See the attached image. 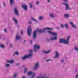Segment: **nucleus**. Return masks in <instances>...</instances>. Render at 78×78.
Listing matches in <instances>:
<instances>
[{
  "label": "nucleus",
  "mask_w": 78,
  "mask_h": 78,
  "mask_svg": "<svg viewBox=\"0 0 78 78\" xmlns=\"http://www.w3.org/2000/svg\"><path fill=\"white\" fill-rule=\"evenodd\" d=\"M28 24H31V21L29 22Z\"/></svg>",
  "instance_id": "nucleus-45"
},
{
  "label": "nucleus",
  "mask_w": 78,
  "mask_h": 78,
  "mask_svg": "<svg viewBox=\"0 0 78 78\" xmlns=\"http://www.w3.org/2000/svg\"><path fill=\"white\" fill-rule=\"evenodd\" d=\"M32 74V76L30 77L31 78H34L35 76V73H33V72L29 71L27 73V75H31Z\"/></svg>",
  "instance_id": "nucleus-8"
},
{
  "label": "nucleus",
  "mask_w": 78,
  "mask_h": 78,
  "mask_svg": "<svg viewBox=\"0 0 78 78\" xmlns=\"http://www.w3.org/2000/svg\"><path fill=\"white\" fill-rule=\"evenodd\" d=\"M27 69H24V73H27Z\"/></svg>",
  "instance_id": "nucleus-33"
},
{
  "label": "nucleus",
  "mask_w": 78,
  "mask_h": 78,
  "mask_svg": "<svg viewBox=\"0 0 78 78\" xmlns=\"http://www.w3.org/2000/svg\"><path fill=\"white\" fill-rule=\"evenodd\" d=\"M5 67H10V65H9V64H7L5 65Z\"/></svg>",
  "instance_id": "nucleus-28"
},
{
  "label": "nucleus",
  "mask_w": 78,
  "mask_h": 78,
  "mask_svg": "<svg viewBox=\"0 0 78 78\" xmlns=\"http://www.w3.org/2000/svg\"><path fill=\"white\" fill-rule=\"evenodd\" d=\"M70 36H69L67 37V40H66L67 44H69V39H70Z\"/></svg>",
  "instance_id": "nucleus-17"
},
{
  "label": "nucleus",
  "mask_w": 78,
  "mask_h": 78,
  "mask_svg": "<svg viewBox=\"0 0 78 78\" xmlns=\"http://www.w3.org/2000/svg\"><path fill=\"white\" fill-rule=\"evenodd\" d=\"M61 62H64V61L63 60H62Z\"/></svg>",
  "instance_id": "nucleus-50"
},
{
  "label": "nucleus",
  "mask_w": 78,
  "mask_h": 78,
  "mask_svg": "<svg viewBox=\"0 0 78 78\" xmlns=\"http://www.w3.org/2000/svg\"><path fill=\"white\" fill-rule=\"evenodd\" d=\"M46 30H53V28H50L49 27H46L44 28L43 29V30L37 29V30L40 33H45V31Z\"/></svg>",
  "instance_id": "nucleus-2"
},
{
  "label": "nucleus",
  "mask_w": 78,
  "mask_h": 78,
  "mask_svg": "<svg viewBox=\"0 0 78 78\" xmlns=\"http://www.w3.org/2000/svg\"><path fill=\"white\" fill-rule=\"evenodd\" d=\"M3 5L4 6V7H5V3H3Z\"/></svg>",
  "instance_id": "nucleus-47"
},
{
  "label": "nucleus",
  "mask_w": 78,
  "mask_h": 78,
  "mask_svg": "<svg viewBox=\"0 0 78 78\" xmlns=\"http://www.w3.org/2000/svg\"><path fill=\"white\" fill-rule=\"evenodd\" d=\"M4 31L5 33H6L7 32V30H6V29L5 28L4 29Z\"/></svg>",
  "instance_id": "nucleus-36"
},
{
  "label": "nucleus",
  "mask_w": 78,
  "mask_h": 78,
  "mask_svg": "<svg viewBox=\"0 0 78 78\" xmlns=\"http://www.w3.org/2000/svg\"><path fill=\"white\" fill-rule=\"evenodd\" d=\"M7 62L12 64V63H13V62H14V60H7Z\"/></svg>",
  "instance_id": "nucleus-19"
},
{
  "label": "nucleus",
  "mask_w": 78,
  "mask_h": 78,
  "mask_svg": "<svg viewBox=\"0 0 78 78\" xmlns=\"http://www.w3.org/2000/svg\"><path fill=\"white\" fill-rule=\"evenodd\" d=\"M75 72H78V70L76 69L75 70Z\"/></svg>",
  "instance_id": "nucleus-52"
},
{
  "label": "nucleus",
  "mask_w": 78,
  "mask_h": 78,
  "mask_svg": "<svg viewBox=\"0 0 78 78\" xmlns=\"http://www.w3.org/2000/svg\"><path fill=\"white\" fill-rule=\"evenodd\" d=\"M55 56L54 57V58H56L57 57H58L59 56V54L57 51H55Z\"/></svg>",
  "instance_id": "nucleus-18"
},
{
  "label": "nucleus",
  "mask_w": 78,
  "mask_h": 78,
  "mask_svg": "<svg viewBox=\"0 0 78 78\" xmlns=\"http://www.w3.org/2000/svg\"><path fill=\"white\" fill-rule=\"evenodd\" d=\"M47 2L48 3H50V0H47Z\"/></svg>",
  "instance_id": "nucleus-51"
},
{
  "label": "nucleus",
  "mask_w": 78,
  "mask_h": 78,
  "mask_svg": "<svg viewBox=\"0 0 78 78\" xmlns=\"http://www.w3.org/2000/svg\"><path fill=\"white\" fill-rule=\"evenodd\" d=\"M32 56H33L32 53H30L29 54L24 56L22 58V59L23 61H24V60H25V59H27V58H31V57H32Z\"/></svg>",
  "instance_id": "nucleus-4"
},
{
  "label": "nucleus",
  "mask_w": 78,
  "mask_h": 78,
  "mask_svg": "<svg viewBox=\"0 0 78 78\" xmlns=\"http://www.w3.org/2000/svg\"><path fill=\"white\" fill-rule=\"evenodd\" d=\"M26 42V40H24V42H23V43H24V42Z\"/></svg>",
  "instance_id": "nucleus-54"
},
{
  "label": "nucleus",
  "mask_w": 78,
  "mask_h": 78,
  "mask_svg": "<svg viewBox=\"0 0 78 78\" xmlns=\"http://www.w3.org/2000/svg\"><path fill=\"white\" fill-rule=\"evenodd\" d=\"M37 78H49V77H46L44 76H42L41 77H38Z\"/></svg>",
  "instance_id": "nucleus-30"
},
{
  "label": "nucleus",
  "mask_w": 78,
  "mask_h": 78,
  "mask_svg": "<svg viewBox=\"0 0 78 78\" xmlns=\"http://www.w3.org/2000/svg\"><path fill=\"white\" fill-rule=\"evenodd\" d=\"M29 52H30V53H33V51L32 50H30L28 51Z\"/></svg>",
  "instance_id": "nucleus-32"
},
{
  "label": "nucleus",
  "mask_w": 78,
  "mask_h": 78,
  "mask_svg": "<svg viewBox=\"0 0 78 78\" xmlns=\"http://www.w3.org/2000/svg\"><path fill=\"white\" fill-rule=\"evenodd\" d=\"M41 47L38 44H36L34 46V52H37V49H40Z\"/></svg>",
  "instance_id": "nucleus-5"
},
{
  "label": "nucleus",
  "mask_w": 78,
  "mask_h": 78,
  "mask_svg": "<svg viewBox=\"0 0 78 78\" xmlns=\"http://www.w3.org/2000/svg\"><path fill=\"white\" fill-rule=\"evenodd\" d=\"M10 0V5L12 6V4L14 3V0Z\"/></svg>",
  "instance_id": "nucleus-24"
},
{
  "label": "nucleus",
  "mask_w": 78,
  "mask_h": 78,
  "mask_svg": "<svg viewBox=\"0 0 78 78\" xmlns=\"http://www.w3.org/2000/svg\"><path fill=\"white\" fill-rule=\"evenodd\" d=\"M0 39H2V36H0Z\"/></svg>",
  "instance_id": "nucleus-53"
},
{
  "label": "nucleus",
  "mask_w": 78,
  "mask_h": 78,
  "mask_svg": "<svg viewBox=\"0 0 78 78\" xmlns=\"http://www.w3.org/2000/svg\"><path fill=\"white\" fill-rule=\"evenodd\" d=\"M32 38L33 39H36L37 38V31L35 30L33 31L32 34Z\"/></svg>",
  "instance_id": "nucleus-6"
},
{
  "label": "nucleus",
  "mask_w": 78,
  "mask_h": 78,
  "mask_svg": "<svg viewBox=\"0 0 78 78\" xmlns=\"http://www.w3.org/2000/svg\"><path fill=\"white\" fill-rule=\"evenodd\" d=\"M22 78H26V77L25 76H22Z\"/></svg>",
  "instance_id": "nucleus-48"
},
{
  "label": "nucleus",
  "mask_w": 78,
  "mask_h": 78,
  "mask_svg": "<svg viewBox=\"0 0 78 78\" xmlns=\"http://www.w3.org/2000/svg\"><path fill=\"white\" fill-rule=\"evenodd\" d=\"M51 52V50H49L48 51H46L43 50L42 51V52L43 53H44V54H48L50 53V52Z\"/></svg>",
  "instance_id": "nucleus-15"
},
{
  "label": "nucleus",
  "mask_w": 78,
  "mask_h": 78,
  "mask_svg": "<svg viewBox=\"0 0 78 78\" xmlns=\"http://www.w3.org/2000/svg\"><path fill=\"white\" fill-rule=\"evenodd\" d=\"M25 67V66H23V67Z\"/></svg>",
  "instance_id": "nucleus-58"
},
{
  "label": "nucleus",
  "mask_w": 78,
  "mask_h": 78,
  "mask_svg": "<svg viewBox=\"0 0 78 78\" xmlns=\"http://www.w3.org/2000/svg\"><path fill=\"white\" fill-rule=\"evenodd\" d=\"M31 19H32V20H34V22H36V23H38V21H37L36 20L34 19L33 18H31Z\"/></svg>",
  "instance_id": "nucleus-27"
},
{
  "label": "nucleus",
  "mask_w": 78,
  "mask_h": 78,
  "mask_svg": "<svg viewBox=\"0 0 78 78\" xmlns=\"http://www.w3.org/2000/svg\"><path fill=\"white\" fill-rule=\"evenodd\" d=\"M9 29L11 30V27H9Z\"/></svg>",
  "instance_id": "nucleus-55"
},
{
  "label": "nucleus",
  "mask_w": 78,
  "mask_h": 78,
  "mask_svg": "<svg viewBox=\"0 0 78 78\" xmlns=\"http://www.w3.org/2000/svg\"><path fill=\"white\" fill-rule=\"evenodd\" d=\"M19 55V52L18 51H16L13 54V56H15V55Z\"/></svg>",
  "instance_id": "nucleus-23"
},
{
  "label": "nucleus",
  "mask_w": 78,
  "mask_h": 78,
  "mask_svg": "<svg viewBox=\"0 0 78 78\" xmlns=\"http://www.w3.org/2000/svg\"><path fill=\"white\" fill-rule=\"evenodd\" d=\"M0 47L1 48H2V49H5V45H4V44H0Z\"/></svg>",
  "instance_id": "nucleus-20"
},
{
  "label": "nucleus",
  "mask_w": 78,
  "mask_h": 78,
  "mask_svg": "<svg viewBox=\"0 0 78 78\" xmlns=\"http://www.w3.org/2000/svg\"><path fill=\"white\" fill-rule=\"evenodd\" d=\"M63 1L65 3H68V0H63Z\"/></svg>",
  "instance_id": "nucleus-35"
},
{
  "label": "nucleus",
  "mask_w": 78,
  "mask_h": 78,
  "mask_svg": "<svg viewBox=\"0 0 78 78\" xmlns=\"http://www.w3.org/2000/svg\"><path fill=\"white\" fill-rule=\"evenodd\" d=\"M39 65V63L37 62L36 63L35 66V67L34 68V70H36V69L38 68Z\"/></svg>",
  "instance_id": "nucleus-12"
},
{
  "label": "nucleus",
  "mask_w": 78,
  "mask_h": 78,
  "mask_svg": "<svg viewBox=\"0 0 78 78\" xmlns=\"http://www.w3.org/2000/svg\"><path fill=\"white\" fill-rule=\"evenodd\" d=\"M50 16L51 18H53V17H54V16H53V14H50Z\"/></svg>",
  "instance_id": "nucleus-31"
},
{
  "label": "nucleus",
  "mask_w": 78,
  "mask_h": 78,
  "mask_svg": "<svg viewBox=\"0 0 78 78\" xmlns=\"http://www.w3.org/2000/svg\"><path fill=\"white\" fill-rule=\"evenodd\" d=\"M20 65V63H17L16 66H19Z\"/></svg>",
  "instance_id": "nucleus-42"
},
{
  "label": "nucleus",
  "mask_w": 78,
  "mask_h": 78,
  "mask_svg": "<svg viewBox=\"0 0 78 78\" xmlns=\"http://www.w3.org/2000/svg\"><path fill=\"white\" fill-rule=\"evenodd\" d=\"M10 47L11 48H12V44L10 43Z\"/></svg>",
  "instance_id": "nucleus-38"
},
{
  "label": "nucleus",
  "mask_w": 78,
  "mask_h": 78,
  "mask_svg": "<svg viewBox=\"0 0 78 78\" xmlns=\"http://www.w3.org/2000/svg\"><path fill=\"white\" fill-rule=\"evenodd\" d=\"M48 34H51L52 36L54 35V37L51 38L50 39L47 38L46 40L47 41H56V40L58 39V37H57V36L58 35V33H57L53 32H51V31H48Z\"/></svg>",
  "instance_id": "nucleus-1"
},
{
  "label": "nucleus",
  "mask_w": 78,
  "mask_h": 78,
  "mask_svg": "<svg viewBox=\"0 0 78 78\" xmlns=\"http://www.w3.org/2000/svg\"><path fill=\"white\" fill-rule=\"evenodd\" d=\"M56 29H57V30H58V29H59V27H55Z\"/></svg>",
  "instance_id": "nucleus-46"
},
{
  "label": "nucleus",
  "mask_w": 78,
  "mask_h": 78,
  "mask_svg": "<svg viewBox=\"0 0 78 78\" xmlns=\"http://www.w3.org/2000/svg\"><path fill=\"white\" fill-rule=\"evenodd\" d=\"M69 23L71 25H72V26L73 27V28H77V27L75 25H74L73 22H70Z\"/></svg>",
  "instance_id": "nucleus-16"
},
{
  "label": "nucleus",
  "mask_w": 78,
  "mask_h": 78,
  "mask_svg": "<svg viewBox=\"0 0 78 78\" xmlns=\"http://www.w3.org/2000/svg\"><path fill=\"white\" fill-rule=\"evenodd\" d=\"M43 16H40L38 18V19L40 20H42L43 19Z\"/></svg>",
  "instance_id": "nucleus-29"
},
{
  "label": "nucleus",
  "mask_w": 78,
  "mask_h": 78,
  "mask_svg": "<svg viewBox=\"0 0 78 78\" xmlns=\"http://www.w3.org/2000/svg\"><path fill=\"white\" fill-rule=\"evenodd\" d=\"M39 2L38 1H37V2H36V5H38V4H39Z\"/></svg>",
  "instance_id": "nucleus-44"
},
{
  "label": "nucleus",
  "mask_w": 78,
  "mask_h": 78,
  "mask_svg": "<svg viewBox=\"0 0 78 78\" xmlns=\"http://www.w3.org/2000/svg\"><path fill=\"white\" fill-rule=\"evenodd\" d=\"M65 27L66 28V29H69V24H65Z\"/></svg>",
  "instance_id": "nucleus-26"
},
{
  "label": "nucleus",
  "mask_w": 78,
  "mask_h": 78,
  "mask_svg": "<svg viewBox=\"0 0 78 78\" xmlns=\"http://www.w3.org/2000/svg\"><path fill=\"white\" fill-rule=\"evenodd\" d=\"M17 35H18V34H19V33L17 32Z\"/></svg>",
  "instance_id": "nucleus-56"
},
{
  "label": "nucleus",
  "mask_w": 78,
  "mask_h": 78,
  "mask_svg": "<svg viewBox=\"0 0 78 78\" xmlns=\"http://www.w3.org/2000/svg\"><path fill=\"white\" fill-rule=\"evenodd\" d=\"M14 14H15L16 16H19V10L17 9V8H15L14 9Z\"/></svg>",
  "instance_id": "nucleus-9"
},
{
  "label": "nucleus",
  "mask_w": 78,
  "mask_h": 78,
  "mask_svg": "<svg viewBox=\"0 0 78 78\" xmlns=\"http://www.w3.org/2000/svg\"><path fill=\"white\" fill-rule=\"evenodd\" d=\"M22 39V37L19 36L18 35H16L15 40H20Z\"/></svg>",
  "instance_id": "nucleus-14"
},
{
  "label": "nucleus",
  "mask_w": 78,
  "mask_h": 78,
  "mask_svg": "<svg viewBox=\"0 0 78 78\" xmlns=\"http://www.w3.org/2000/svg\"><path fill=\"white\" fill-rule=\"evenodd\" d=\"M33 43V40H31L30 41V43L31 44Z\"/></svg>",
  "instance_id": "nucleus-40"
},
{
  "label": "nucleus",
  "mask_w": 78,
  "mask_h": 78,
  "mask_svg": "<svg viewBox=\"0 0 78 78\" xmlns=\"http://www.w3.org/2000/svg\"><path fill=\"white\" fill-rule=\"evenodd\" d=\"M75 78H78V74H77Z\"/></svg>",
  "instance_id": "nucleus-39"
},
{
  "label": "nucleus",
  "mask_w": 78,
  "mask_h": 78,
  "mask_svg": "<svg viewBox=\"0 0 78 78\" xmlns=\"http://www.w3.org/2000/svg\"><path fill=\"white\" fill-rule=\"evenodd\" d=\"M63 4L66 6V10H68L70 8L69 7V5L67 3H63Z\"/></svg>",
  "instance_id": "nucleus-13"
},
{
  "label": "nucleus",
  "mask_w": 78,
  "mask_h": 78,
  "mask_svg": "<svg viewBox=\"0 0 78 78\" xmlns=\"http://www.w3.org/2000/svg\"><path fill=\"white\" fill-rule=\"evenodd\" d=\"M17 76V73H16L14 75H13L12 77L13 78H16Z\"/></svg>",
  "instance_id": "nucleus-25"
},
{
  "label": "nucleus",
  "mask_w": 78,
  "mask_h": 78,
  "mask_svg": "<svg viewBox=\"0 0 78 78\" xmlns=\"http://www.w3.org/2000/svg\"><path fill=\"white\" fill-rule=\"evenodd\" d=\"M22 8L23 9L24 11H27L28 10V7L27 5H22Z\"/></svg>",
  "instance_id": "nucleus-11"
},
{
  "label": "nucleus",
  "mask_w": 78,
  "mask_h": 78,
  "mask_svg": "<svg viewBox=\"0 0 78 78\" xmlns=\"http://www.w3.org/2000/svg\"><path fill=\"white\" fill-rule=\"evenodd\" d=\"M33 9V10H34V11H35V9Z\"/></svg>",
  "instance_id": "nucleus-57"
},
{
  "label": "nucleus",
  "mask_w": 78,
  "mask_h": 78,
  "mask_svg": "<svg viewBox=\"0 0 78 78\" xmlns=\"http://www.w3.org/2000/svg\"><path fill=\"white\" fill-rule=\"evenodd\" d=\"M75 50H77V51H78V48H75Z\"/></svg>",
  "instance_id": "nucleus-41"
},
{
  "label": "nucleus",
  "mask_w": 78,
  "mask_h": 78,
  "mask_svg": "<svg viewBox=\"0 0 78 78\" xmlns=\"http://www.w3.org/2000/svg\"><path fill=\"white\" fill-rule=\"evenodd\" d=\"M60 26H61V28H64V25H63L62 24H61Z\"/></svg>",
  "instance_id": "nucleus-37"
},
{
  "label": "nucleus",
  "mask_w": 78,
  "mask_h": 78,
  "mask_svg": "<svg viewBox=\"0 0 78 78\" xmlns=\"http://www.w3.org/2000/svg\"><path fill=\"white\" fill-rule=\"evenodd\" d=\"M29 6H30V8H34V5L32 4V3H30L29 4Z\"/></svg>",
  "instance_id": "nucleus-22"
},
{
  "label": "nucleus",
  "mask_w": 78,
  "mask_h": 78,
  "mask_svg": "<svg viewBox=\"0 0 78 78\" xmlns=\"http://www.w3.org/2000/svg\"><path fill=\"white\" fill-rule=\"evenodd\" d=\"M13 20L14 22H15V23L16 25V26L18 28H19L20 27V26L18 24H17V20L15 19V18H13Z\"/></svg>",
  "instance_id": "nucleus-10"
},
{
  "label": "nucleus",
  "mask_w": 78,
  "mask_h": 78,
  "mask_svg": "<svg viewBox=\"0 0 78 78\" xmlns=\"http://www.w3.org/2000/svg\"><path fill=\"white\" fill-rule=\"evenodd\" d=\"M51 61V60L50 59H48L46 60H45V61L46 62H49V61Z\"/></svg>",
  "instance_id": "nucleus-34"
},
{
  "label": "nucleus",
  "mask_w": 78,
  "mask_h": 78,
  "mask_svg": "<svg viewBox=\"0 0 78 78\" xmlns=\"http://www.w3.org/2000/svg\"><path fill=\"white\" fill-rule=\"evenodd\" d=\"M32 31V29L31 27V26H29L28 28L27 29V35L29 37L31 36V32Z\"/></svg>",
  "instance_id": "nucleus-3"
},
{
  "label": "nucleus",
  "mask_w": 78,
  "mask_h": 78,
  "mask_svg": "<svg viewBox=\"0 0 78 78\" xmlns=\"http://www.w3.org/2000/svg\"><path fill=\"white\" fill-rule=\"evenodd\" d=\"M59 44H62V43H63V44H67L66 40L64 38L60 39L59 41Z\"/></svg>",
  "instance_id": "nucleus-7"
},
{
  "label": "nucleus",
  "mask_w": 78,
  "mask_h": 78,
  "mask_svg": "<svg viewBox=\"0 0 78 78\" xmlns=\"http://www.w3.org/2000/svg\"><path fill=\"white\" fill-rule=\"evenodd\" d=\"M63 16L64 17H66V18H69V14H64Z\"/></svg>",
  "instance_id": "nucleus-21"
},
{
  "label": "nucleus",
  "mask_w": 78,
  "mask_h": 78,
  "mask_svg": "<svg viewBox=\"0 0 78 78\" xmlns=\"http://www.w3.org/2000/svg\"><path fill=\"white\" fill-rule=\"evenodd\" d=\"M3 40H4V41H5V37H3Z\"/></svg>",
  "instance_id": "nucleus-49"
},
{
  "label": "nucleus",
  "mask_w": 78,
  "mask_h": 78,
  "mask_svg": "<svg viewBox=\"0 0 78 78\" xmlns=\"http://www.w3.org/2000/svg\"><path fill=\"white\" fill-rule=\"evenodd\" d=\"M22 34H23V32H22V30H21L20 32V34L22 35Z\"/></svg>",
  "instance_id": "nucleus-43"
}]
</instances>
